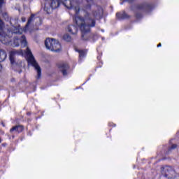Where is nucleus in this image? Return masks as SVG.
<instances>
[{"instance_id": "nucleus-16", "label": "nucleus", "mask_w": 179, "mask_h": 179, "mask_svg": "<svg viewBox=\"0 0 179 179\" xmlns=\"http://www.w3.org/2000/svg\"><path fill=\"white\" fill-rule=\"evenodd\" d=\"M3 3H5V0H0V8H2Z\"/></svg>"}, {"instance_id": "nucleus-18", "label": "nucleus", "mask_w": 179, "mask_h": 179, "mask_svg": "<svg viewBox=\"0 0 179 179\" xmlns=\"http://www.w3.org/2000/svg\"><path fill=\"white\" fill-rule=\"evenodd\" d=\"M157 47H162V43H159V44L157 45Z\"/></svg>"}, {"instance_id": "nucleus-9", "label": "nucleus", "mask_w": 179, "mask_h": 179, "mask_svg": "<svg viewBox=\"0 0 179 179\" xmlns=\"http://www.w3.org/2000/svg\"><path fill=\"white\" fill-rule=\"evenodd\" d=\"M22 131H23V127L18 125L10 129V132H22Z\"/></svg>"}, {"instance_id": "nucleus-10", "label": "nucleus", "mask_w": 179, "mask_h": 179, "mask_svg": "<svg viewBox=\"0 0 179 179\" xmlns=\"http://www.w3.org/2000/svg\"><path fill=\"white\" fill-rule=\"evenodd\" d=\"M164 177L166 178L172 179L176 178V172H165Z\"/></svg>"}, {"instance_id": "nucleus-20", "label": "nucleus", "mask_w": 179, "mask_h": 179, "mask_svg": "<svg viewBox=\"0 0 179 179\" xmlns=\"http://www.w3.org/2000/svg\"><path fill=\"white\" fill-rule=\"evenodd\" d=\"M24 22H26V20L24 19Z\"/></svg>"}, {"instance_id": "nucleus-2", "label": "nucleus", "mask_w": 179, "mask_h": 179, "mask_svg": "<svg viewBox=\"0 0 179 179\" xmlns=\"http://www.w3.org/2000/svg\"><path fill=\"white\" fill-rule=\"evenodd\" d=\"M23 48L24 51V56L27 61L28 65L33 66L37 73L36 78L40 79V78H41V67H40V65L37 61H36V59H34V56L33 55V53H31L30 48H29V46L27 45V41H26V37L24 36L23 37Z\"/></svg>"}, {"instance_id": "nucleus-21", "label": "nucleus", "mask_w": 179, "mask_h": 179, "mask_svg": "<svg viewBox=\"0 0 179 179\" xmlns=\"http://www.w3.org/2000/svg\"><path fill=\"white\" fill-rule=\"evenodd\" d=\"M0 143H1V138H0Z\"/></svg>"}, {"instance_id": "nucleus-4", "label": "nucleus", "mask_w": 179, "mask_h": 179, "mask_svg": "<svg viewBox=\"0 0 179 179\" xmlns=\"http://www.w3.org/2000/svg\"><path fill=\"white\" fill-rule=\"evenodd\" d=\"M45 45L47 50H50V51H53L54 52H59L61 51V43L54 38H46Z\"/></svg>"}, {"instance_id": "nucleus-19", "label": "nucleus", "mask_w": 179, "mask_h": 179, "mask_svg": "<svg viewBox=\"0 0 179 179\" xmlns=\"http://www.w3.org/2000/svg\"><path fill=\"white\" fill-rule=\"evenodd\" d=\"M124 1H127L128 2H132V0H124Z\"/></svg>"}, {"instance_id": "nucleus-8", "label": "nucleus", "mask_w": 179, "mask_h": 179, "mask_svg": "<svg viewBox=\"0 0 179 179\" xmlns=\"http://www.w3.org/2000/svg\"><path fill=\"white\" fill-rule=\"evenodd\" d=\"M69 66L66 64H62L59 66V69L61 71L64 76L66 75V70L68 69Z\"/></svg>"}, {"instance_id": "nucleus-14", "label": "nucleus", "mask_w": 179, "mask_h": 179, "mask_svg": "<svg viewBox=\"0 0 179 179\" xmlns=\"http://www.w3.org/2000/svg\"><path fill=\"white\" fill-rule=\"evenodd\" d=\"M63 38H64V40H65V41H71V36H69V34H65L63 36Z\"/></svg>"}, {"instance_id": "nucleus-13", "label": "nucleus", "mask_w": 179, "mask_h": 179, "mask_svg": "<svg viewBox=\"0 0 179 179\" xmlns=\"http://www.w3.org/2000/svg\"><path fill=\"white\" fill-rule=\"evenodd\" d=\"M78 52L80 54V58H83V57H85L86 54H87L86 50H78Z\"/></svg>"}, {"instance_id": "nucleus-12", "label": "nucleus", "mask_w": 179, "mask_h": 179, "mask_svg": "<svg viewBox=\"0 0 179 179\" xmlns=\"http://www.w3.org/2000/svg\"><path fill=\"white\" fill-rule=\"evenodd\" d=\"M87 5L85 7V10L89 9L91 6V5L93 3V0H86Z\"/></svg>"}, {"instance_id": "nucleus-15", "label": "nucleus", "mask_w": 179, "mask_h": 179, "mask_svg": "<svg viewBox=\"0 0 179 179\" xmlns=\"http://www.w3.org/2000/svg\"><path fill=\"white\" fill-rule=\"evenodd\" d=\"M16 64H17V65H18L19 66H22V60H17L16 61Z\"/></svg>"}, {"instance_id": "nucleus-3", "label": "nucleus", "mask_w": 179, "mask_h": 179, "mask_svg": "<svg viewBox=\"0 0 179 179\" xmlns=\"http://www.w3.org/2000/svg\"><path fill=\"white\" fill-rule=\"evenodd\" d=\"M22 29L20 27H13L11 31H8V34H5L3 33V22L0 20V43H3V44H8L9 42V39L12 36V34H22Z\"/></svg>"}, {"instance_id": "nucleus-5", "label": "nucleus", "mask_w": 179, "mask_h": 179, "mask_svg": "<svg viewBox=\"0 0 179 179\" xmlns=\"http://www.w3.org/2000/svg\"><path fill=\"white\" fill-rule=\"evenodd\" d=\"M17 55H21V57H23V52H22V50L20 52L14 50L10 52L9 59L12 65L15 64V58H16Z\"/></svg>"}, {"instance_id": "nucleus-7", "label": "nucleus", "mask_w": 179, "mask_h": 179, "mask_svg": "<svg viewBox=\"0 0 179 179\" xmlns=\"http://www.w3.org/2000/svg\"><path fill=\"white\" fill-rule=\"evenodd\" d=\"M67 31L71 33V34H76V33H78V27L73 25H70L67 27Z\"/></svg>"}, {"instance_id": "nucleus-11", "label": "nucleus", "mask_w": 179, "mask_h": 179, "mask_svg": "<svg viewBox=\"0 0 179 179\" xmlns=\"http://www.w3.org/2000/svg\"><path fill=\"white\" fill-rule=\"evenodd\" d=\"M116 16L119 19H125V18L128 17V16H127V13H123L122 14H121V13H117L116 14Z\"/></svg>"}, {"instance_id": "nucleus-17", "label": "nucleus", "mask_w": 179, "mask_h": 179, "mask_svg": "<svg viewBox=\"0 0 179 179\" xmlns=\"http://www.w3.org/2000/svg\"><path fill=\"white\" fill-rule=\"evenodd\" d=\"M176 148H177V145L176 144H173L170 148V150L176 149Z\"/></svg>"}, {"instance_id": "nucleus-6", "label": "nucleus", "mask_w": 179, "mask_h": 179, "mask_svg": "<svg viewBox=\"0 0 179 179\" xmlns=\"http://www.w3.org/2000/svg\"><path fill=\"white\" fill-rule=\"evenodd\" d=\"M35 20L36 22H39L38 23H36V26H38L40 24H41V18L40 17H37V18H34V15H31V16L30 17V18L29 19L28 22H27V24L25 27V28L24 29V31H27L29 26L30 25V23H31V22H33V20Z\"/></svg>"}, {"instance_id": "nucleus-1", "label": "nucleus", "mask_w": 179, "mask_h": 179, "mask_svg": "<svg viewBox=\"0 0 179 179\" xmlns=\"http://www.w3.org/2000/svg\"><path fill=\"white\" fill-rule=\"evenodd\" d=\"M62 3L67 9H71L76 12V17L74 23L80 27L82 33V38L84 40H87L89 37V31H90V27H94L96 26V21L92 19V17H100L103 15V8L98 7L97 11H93L92 15L86 14L85 19L78 15L79 13V3L78 1H72V0H57V1L51 0V3H46L45 4L44 10L47 13H52L54 9H57L59 5Z\"/></svg>"}]
</instances>
